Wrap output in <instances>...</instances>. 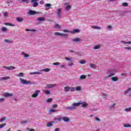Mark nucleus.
<instances>
[{"label":"nucleus","instance_id":"nucleus-44","mask_svg":"<svg viewBox=\"0 0 131 131\" xmlns=\"http://www.w3.org/2000/svg\"><path fill=\"white\" fill-rule=\"evenodd\" d=\"M7 125V123H3L2 124L0 125V128H3V127H4V126H6Z\"/></svg>","mask_w":131,"mask_h":131},{"label":"nucleus","instance_id":"nucleus-10","mask_svg":"<svg viewBox=\"0 0 131 131\" xmlns=\"http://www.w3.org/2000/svg\"><path fill=\"white\" fill-rule=\"evenodd\" d=\"M79 103H80V105H81V107H82V108H86V107H88V106H89V104L86 103L85 101L82 102L81 101H80Z\"/></svg>","mask_w":131,"mask_h":131},{"label":"nucleus","instance_id":"nucleus-40","mask_svg":"<svg viewBox=\"0 0 131 131\" xmlns=\"http://www.w3.org/2000/svg\"><path fill=\"white\" fill-rule=\"evenodd\" d=\"M58 110H54V109H51L49 111V113H53L54 112H57Z\"/></svg>","mask_w":131,"mask_h":131},{"label":"nucleus","instance_id":"nucleus-3","mask_svg":"<svg viewBox=\"0 0 131 131\" xmlns=\"http://www.w3.org/2000/svg\"><path fill=\"white\" fill-rule=\"evenodd\" d=\"M19 80L21 82V83H23V84H32V83L30 81H27L26 80L20 78Z\"/></svg>","mask_w":131,"mask_h":131},{"label":"nucleus","instance_id":"nucleus-17","mask_svg":"<svg viewBox=\"0 0 131 131\" xmlns=\"http://www.w3.org/2000/svg\"><path fill=\"white\" fill-rule=\"evenodd\" d=\"M101 48V45L98 44L97 45H95L93 47L94 50H99Z\"/></svg>","mask_w":131,"mask_h":131},{"label":"nucleus","instance_id":"nucleus-21","mask_svg":"<svg viewBox=\"0 0 131 131\" xmlns=\"http://www.w3.org/2000/svg\"><path fill=\"white\" fill-rule=\"evenodd\" d=\"M120 42H121L122 43H123L124 45H131V41H130L126 42L125 41L121 40Z\"/></svg>","mask_w":131,"mask_h":131},{"label":"nucleus","instance_id":"nucleus-31","mask_svg":"<svg viewBox=\"0 0 131 131\" xmlns=\"http://www.w3.org/2000/svg\"><path fill=\"white\" fill-rule=\"evenodd\" d=\"M30 74H32V75L42 74V73L40 72H34L31 73Z\"/></svg>","mask_w":131,"mask_h":131},{"label":"nucleus","instance_id":"nucleus-47","mask_svg":"<svg viewBox=\"0 0 131 131\" xmlns=\"http://www.w3.org/2000/svg\"><path fill=\"white\" fill-rule=\"evenodd\" d=\"M23 75H24V73H19L18 74V75H17V76H18V77H22V76H23Z\"/></svg>","mask_w":131,"mask_h":131},{"label":"nucleus","instance_id":"nucleus-32","mask_svg":"<svg viewBox=\"0 0 131 131\" xmlns=\"http://www.w3.org/2000/svg\"><path fill=\"white\" fill-rule=\"evenodd\" d=\"M91 27L93 28V29H99L100 30L102 29L101 27L98 26H92Z\"/></svg>","mask_w":131,"mask_h":131},{"label":"nucleus","instance_id":"nucleus-45","mask_svg":"<svg viewBox=\"0 0 131 131\" xmlns=\"http://www.w3.org/2000/svg\"><path fill=\"white\" fill-rule=\"evenodd\" d=\"M124 50H126L127 51H131V47H124Z\"/></svg>","mask_w":131,"mask_h":131},{"label":"nucleus","instance_id":"nucleus-59","mask_svg":"<svg viewBox=\"0 0 131 131\" xmlns=\"http://www.w3.org/2000/svg\"><path fill=\"white\" fill-rule=\"evenodd\" d=\"M53 65H60V63L59 62H54L53 63Z\"/></svg>","mask_w":131,"mask_h":131},{"label":"nucleus","instance_id":"nucleus-22","mask_svg":"<svg viewBox=\"0 0 131 131\" xmlns=\"http://www.w3.org/2000/svg\"><path fill=\"white\" fill-rule=\"evenodd\" d=\"M63 120H64L65 122H69V121H70V119L68 117H64L63 118Z\"/></svg>","mask_w":131,"mask_h":131},{"label":"nucleus","instance_id":"nucleus-11","mask_svg":"<svg viewBox=\"0 0 131 131\" xmlns=\"http://www.w3.org/2000/svg\"><path fill=\"white\" fill-rule=\"evenodd\" d=\"M3 68H4V69H6L7 70H13L15 69V67H13V66H10V67L4 66Z\"/></svg>","mask_w":131,"mask_h":131},{"label":"nucleus","instance_id":"nucleus-61","mask_svg":"<svg viewBox=\"0 0 131 131\" xmlns=\"http://www.w3.org/2000/svg\"><path fill=\"white\" fill-rule=\"evenodd\" d=\"M66 66L65 64H62V65H61V66H60V67H61V68H64V69H65V68H66Z\"/></svg>","mask_w":131,"mask_h":131},{"label":"nucleus","instance_id":"nucleus-63","mask_svg":"<svg viewBox=\"0 0 131 131\" xmlns=\"http://www.w3.org/2000/svg\"><path fill=\"white\" fill-rule=\"evenodd\" d=\"M54 131H60V128H56L55 129Z\"/></svg>","mask_w":131,"mask_h":131},{"label":"nucleus","instance_id":"nucleus-23","mask_svg":"<svg viewBox=\"0 0 131 131\" xmlns=\"http://www.w3.org/2000/svg\"><path fill=\"white\" fill-rule=\"evenodd\" d=\"M111 79L112 80V81H118V77H112L111 78Z\"/></svg>","mask_w":131,"mask_h":131},{"label":"nucleus","instance_id":"nucleus-35","mask_svg":"<svg viewBox=\"0 0 131 131\" xmlns=\"http://www.w3.org/2000/svg\"><path fill=\"white\" fill-rule=\"evenodd\" d=\"M16 20L18 21V22H22L24 19L21 17H17Z\"/></svg>","mask_w":131,"mask_h":131},{"label":"nucleus","instance_id":"nucleus-9","mask_svg":"<svg viewBox=\"0 0 131 131\" xmlns=\"http://www.w3.org/2000/svg\"><path fill=\"white\" fill-rule=\"evenodd\" d=\"M36 21H38V24H41V22H43V21H46V18L43 17H39L36 19Z\"/></svg>","mask_w":131,"mask_h":131},{"label":"nucleus","instance_id":"nucleus-27","mask_svg":"<svg viewBox=\"0 0 131 131\" xmlns=\"http://www.w3.org/2000/svg\"><path fill=\"white\" fill-rule=\"evenodd\" d=\"M54 28L57 29H60L61 25H60L59 24H56L55 26H54Z\"/></svg>","mask_w":131,"mask_h":131},{"label":"nucleus","instance_id":"nucleus-55","mask_svg":"<svg viewBox=\"0 0 131 131\" xmlns=\"http://www.w3.org/2000/svg\"><path fill=\"white\" fill-rule=\"evenodd\" d=\"M80 63L81 64H85V63H86V61L85 60H81L80 61Z\"/></svg>","mask_w":131,"mask_h":131},{"label":"nucleus","instance_id":"nucleus-53","mask_svg":"<svg viewBox=\"0 0 131 131\" xmlns=\"http://www.w3.org/2000/svg\"><path fill=\"white\" fill-rule=\"evenodd\" d=\"M52 101H53V99L49 98L48 99H47V103H50V102H52Z\"/></svg>","mask_w":131,"mask_h":131},{"label":"nucleus","instance_id":"nucleus-25","mask_svg":"<svg viewBox=\"0 0 131 131\" xmlns=\"http://www.w3.org/2000/svg\"><path fill=\"white\" fill-rule=\"evenodd\" d=\"M64 92L66 93H68V92H69V91H70V87H69V86H65L64 88Z\"/></svg>","mask_w":131,"mask_h":131},{"label":"nucleus","instance_id":"nucleus-49","mask_svg":"<svg viewBox=\"0 0 131 131\" xmlns=\"http://www.w3.org/2000/svg\"><path fill=\"white\" fill-rule=\"evenodd\" d=\"M123 7H127L128 6V4L127 3H122Z\"/></svg>","mask_w":131,"mask_h":131},{"label":"nucleus","instance_id":"nucleus-2","mask_svg":"<svg viewBox=\"0 0 131 131\" xmlns=\"http://www.w3.org/2000/svg\"><path fill=\"white\" fill-rule=\"evenodd\" d=\"M54 35H55V36H62L64 38H68V35L67 34L61 33L59 32H55Z\"/></svg>","mask_w":131,"mask_h":131},{"label":"nucleus","instance_id":"nucleus-7","mask_svg":"<svg viewBox=\"0 0 131 131\" xmlns=\"http://www.w3.org/2000/svg\"><path fill=\"white\" fill-rule=\"evenodd\" d=\"M38 0H31V3L32 4L33 8H36L38 6V3L37 2Z\"/></svg>","mask_w":131,"mask_h":131},{"label":"nucleus","instance_id":"nucleus-18","mask_svg":"<svg viewBox=\"0 0 131 131\" xmlns=\"http://www.w3.org/2000/svg\"><path fill=\"white\" fill-rule=\"evenodd\" d=\"M21 55H23V56H24L25 58H29V57H30V55L27 54L25 52H22L21 53Z\"/></svg>","mask_w":131,"mask_h":131},{"label":"nucleus","instance_id":"nucleus-28","mask_svg":"<svg viewBox=\"0 0 131 131\" xmlns=\"http://www.w3.org/2000/svg\"><path fill=\"white\" fill-rule=\"evenodd\" d=\"M5 25H6V26H12V27H14V26H15V25L9 23H6L5 24Z\"/></svg>","mask_w":131,"mask_h":131},{"label":"nucleus","instance_id":"nucleus-33","mask_svg":"<svg viewBox=\"0 0 131 131\" xmlns=\"http://www.w3.org/2000/svg\"><path fill=\"white\" fill-rule=\"evenodd\" d=\"M90 67L93 68V69H95V68L97 67V66H96V64L91 63L90 64Z\"/></svg>","mask_w":131,"mask_h":131},{"label":"nucleus","instance_id":"nucleus-30","mask_svg":"<svg viewBox=\"0 0 131 131\" xmlns=\"http://www.w3.org/2000/svg\"><path fill=\"white\" fill-rule=\"evenodd\" d=\"M80 78L81 80H83V79H85V78H86V75H82L80 76Z\"/></svg>","mask_w":131,"mask_h":131},{"label":"nucleus","instance_id":"nucleus-37","mask_svg":"<svg viewBox=\"0 0 131 131\" xmlns=\"http://www.w3.org/2000/svg\"><path fill=\"white\" fill-rule=\"evenodd\" d=\"M124 127H131V125L130 124H125L123 125Z\"/></svg>","mask_w":131,"mask_h":131},{"label":"nucleus","instance_id":"nucleus-51","mask_svg":"<svg viewBox=\"0 0 131 131\" xmlns=\"http://www.w3.org/2000/svg\"><path fill=\"white\" fill-rule=\"evenodd\" d=\"M95 120L96 121H98V122H101V120L100 119V118H99L98 117H96L95 118Z\"/></svg>","mask_w":131,"mask_h":131},{"label":"nucleus","instance_id":"nucleus-16","mask_svg":"<svg viewBox=\"0 0 131 131\" xmlns=\"http://www.w3.org/2000/svg\"><path fill=\"white\" fill-rule=\"evenodd\" d=\"M28 14L29 15H35V14H37V12L33 10H30Z\"/></svg>","mask_w":131,"mask_h":131},{"label":"nucleus","instance_id":"nucleus-42","mask_svg":"<svg viewBox=\"0 0 131 131\" xmlns=\"http://www.w3.org/2000/svg\"><path fill=\"white\" fill-rule=\"evenodd\" d=\"M44 93H45L46 95H50V94H51V92H50L49 90H45V91H44Z\"/></svg>","mask_w":131,"mask_h":131},{"label":"nucleus","instance_id":"nucleus-50","mask_svg":"<svg viewBox=\"0 0 131 131\" xmlns=\"http://www.w3.org/2000/svg\"><path fill=\"white\" fill-rule=\"evenodd\" d=\"M70 90L71 92H75L76 88L74 87H71Z\"/></svg>","mask_w":131,"mask_h":131},{"label":"nucleus","instance_id":"nucleus-38","mask_svg":"<svg viewBox=\"0 0 131 131\" xmlns=\"http://www.w3.org/2000/svg\"><path fill=\"white\" fill-rule=\"evenodd\" d=\"M76 90L78 92H79V91H81V86H78L76 88Z\"/></svg>","mask_w":131,"mask_h":131},{"label":"nucleus","instance_id":"nucleus-26","mask_svg":"<svg viewBox=\"0 0 131 131\" xmlns=\"http://www.w3.org/2000/svg\"><path fill=\"white\" fill-rule=\"evenodd\" d=\"M51 6H52V4L50 3H47L45 4V7H46L48 9H51L52 7H51Z\"/></svg>","mask_w":131,"mask_h":131},{"label":"nucleus","instance_id":"nucleus-29","mask_svg":"<svg viewBox=\"0 0 131 131\" xmlns=\"http://www.w3.org/2000/svg\"><path fill=\"white\" fill-rule=\"evenodd\" d=\"M2 32H7L8 31V29L6 27H3L2 28Z\"/></svg>","mask_w":131,"mask_h":131},{"label":"nucleus","instance_id":"nucleus-24","mask_svg":"<svg viewBox=\"0 0 131 131\" xmlns=\"http://www.w3.org/2000/svg\"><path fill=\"white\" fill-rule=\"evenodd\" d=\"M72 40L74 42H78L79 41H80V38H76L73 39Z\"/></svg>","mask_w":131,"mask_h":131},{"label":"nucleus","instance_id":"nucleus-6","mask_svg":"<svg viewBox=\"0 0 131 131\" xmlns=\"http://www.w3.org/2000/svg\"><path fill=\"white\" fill-rule=\"evenodd\" d=\"M39 93H40V90H36L35 93L32 95V98H37L38 95H39Z\"/></svg>","mask_w":131,"mask_h":131},{"label":"nucleus","instance_id":"nucleus-4","mask_svg":"<svg viewBox=\"0 0 131 131\" xmlns=\"http://www.w3.org/2000/svg\"><path fill=\"white\" fill-rule=\"evenodd\" d=\"M106 74H107V75L110 77H111V76H113L114 75H115V70H110L107 72Z\"/></svg>","mask_w":131,"mask_h":131},{"label":"nucleus","instance_id":"nucleus-43","mask_svg":"<svg viewBox=\"0 0 131 131\" xmlns=\"http://www.w3.org/2000/svg\"><path fill=\"white\" fill-rule=\"evenodd\" d=\"M69 53L76 54V52L74 51V50H71V49L69 50Z\"/></svg>","mask_w":131,"mask_h":131},{"label":"nucleus","instance_id":"nucleus-52","mask_svg":"<svg viewBox=\"0 0 131 131\" xmlns=\"http://www.w3.org/2000/svg\"><path fill=\"white\" fill-rule=\"evenodd\" d=\"M5 99L4 98H0V103H3V102H5Z\"/></svg>","mask_w":131,"mask_h":131},{"label":"nucleus","instance_id":"nucleus-15","mask_svg":"<svg viewBox=\"0 0 131 131\" xmlns=\"http://www.w3.org/2000/svg\"><path fill=\"white\" fill-rule=\"evenodd\" d=\"M53 123H55V122L52 121V122H49L47 123V127H51L53 126Z\"/></svg>","mask_w":131,"mask_h":131},{"label":"nucleus","instance_id":"nucleus-20","mask_svg":"<svg viewBox=\"0 0 131 131\" xmlns=\"http://www.w3.org/2000/svg\"><path fill=\"white\" fill-rule=\"evenodd\" d=\"M40 72H41V71H43L45 72H49V71H51V69L47 68L44 69L40 70Z\"/></svg>","mask_w":131,"mask_h":131},{"label":"nucleus","instance_id":"nucleus-58","mask_svg":"<svg viewBox=\"0 0 131 131\" xmlns=\"http://www.w3.org/2000/svg\"><path fill=\"white\" fill-rule=\"evenodd\" d=\"M63 32H65V33H68V32H70V31H69L68 30L64 29L63 30Z\"/></svg>","mask_w":131,"mask_h":131},{"label":"nucleus","instance_id":"nucleus-34","mask_svg":"<svg viewBox=\"0 0 131 131\" xmlns=\"http://www.w3.org/2000/svg\"><path fill=\"white\" fill-rule=\"evenodd\" d=\"M4 42H5L6 43H11V42H12V41L5 39H4Z\"/></svg>","mask_w":131,"mask_h":131},{"label":"nucleus","instance_id":"nucleus-48","mask_svg":"<svg viewBox=\"0 0 131 131\" xmlns=\"http://www.w3.org/2000/svg\"><path fill=\"white\" fill-rule=\"evenodd\" d=\"M115 106V103H113L111 106H109V109H112V108Z\"/></svg>","mask_w":131,"mask_h":131},{"label":"nucleus","instance_id":"nucleus-62","mask_svg":"<svg viewBox=\"0 0 131 131\" xmlns=\"http://www.w3.org/2000/svg\"><path fill=\"white\" fill-rule=\"evenodd\" d=\"M73 62H69V66H73Z\"/></svg>","mask_w":131,"mask_h":131},{"label":"nucleus","instance_id":"nucleus-46","mask_svg":"<svg viewBox=\"0 0 131 131\" xmlns=\"http://www.w3.org/2000/svg\"><path fill=\"white\" fill-rule=\"evenodd\" d=\"M131 111V107L126 108L124 110V111H126V112H129V111Z\"/></svg>","mask_w":131,"mask_h":131},{"label":"nucleus","instance_id":"nucleus-8","mask_svg":"<svg viewBox=\"0 0 131 131\" xmlns=\"http://www.w3.org/2000/svg\"><path fill=\"white\" fill-rule=\"evenodd\" d=\"M63 5L65 7L64 8H65L66 10H67V11H69V10H70V9H71V5H70V4L69 3H64Z\"/></svg>","mask_w":131,"mask_h":131},{"label":"nucleus","instance_id":"nucleus-39","mask_svg":"<svg viewBox=\"0 0 131 131\" xmlns=\"http://www.w3.org/2000/svg\"><path fill=\"white\" fill-rule=\"evenodd\" d=\"M26 31H32L33 32H35V31H36V30L27 29H26Z\"/></svg>","mask_w":131,"mask_h":131},{"label":"nucleus","instance_id":"nucleus-64","mask_svg":"<svg viewBox=\"0 0 131 131\" xmlns=\"http://www.w3.org/2000/svg\"><path fill=\"white\" fill-rule=\"evenodd\" d=\"M27 129H28V130H29V131H34V129L28 128Z\"/></svg>","mask_w":131,"mask_h":131},{"label":"nucleus","instance_id":"nucleus-57","mask_svg":"<svg viewBox=\"0 0 131 131\" xmlns=\"http://www.w3.org/2000/svg\"><path fill=\"white\" fill-rule=\"evenodd\" d=\"M109 77H110L109 76H108V75L106 76H104L103 77V79L105 80L106 79H107V78H109Z\"/></svg>","mask_w":131,"mask_h":131},{"label":"nucleus","instance_id":"nucleus-5","mask_svg":"<svg viewBox=\"0 0 131 131\" xmlns=\"http://www.w3.org/2000/svg\"><path fill=\"white\" fill-rule=\"evenodd\" d=\"M61 14H62V9L59 8L57 10V16L58 19H59V20L61 19Z\"/></svg>","mask_w":131,"mask_h":131},{"label":"nucleus","instance_id":"nucleus-56","mask_svg":"<svg viewBox=\"0 0 131 131\" xmlns=\"http://www.w3.org/2000/svg\"><path fill=\"white\" fill-rule=\"evenodd\" d=\"M7 118L6 117H3L1 120V122H3V121H5V120H6Z\"/></svg>","mask_w":131,"mask_h":131},{"label":"nucleus","instance_id":"nucleus-19","mask_svg":"<svg viewBox=\"0 0 131 131\" xmlns=\"http://www.w3.org/2000/svg\"><path fill=\"white\" fill-rule=\"evenodd\" d=\"M7 79H10V77H2L0 78V81H2V80H7Z\"/></svg>","mask_w":131,"mask_h":131},{"label":"nucleus","instance_id":"nucleus-41","mask_svg":"<svg viewBox=\"0 0 131 131\" xmlns=\"http://www.w3.org/2000/svg\"><path fill=\"white\" fill-rule=\"evenodd\" d=\"M130 91H131V87L128 88L127 91H124V94H128V93H129Z\"/></svg>","mask_w":131,"mask_h":131},{"label":"nucleus","instance_id":"nucleus-12","mask_svg":"<svg viewBox=\"0 0 131 131\" xmlns=\"http://www.w3.org/2000/svg\"><path fill=\"white\" fill-rule=\"evenodd\" d=\"M55 86H57V85L56 84H49L45 87V89H52V88H54Z\"/></svg>","mask_w":131,"mask_h":131},{"label":"nucleus","instance_id":"nucleus-13","mask_svg":"<svg viewBox=\"0 0 131 131\" xmlns=\"http://www.w3.org/2000/svg\"><path fill=\"white\" fill-rule=\"evenodd\" d=\"M3 96L7 98V97H13V93H5L3 94Z\"/></svg>","mask_w":131,"mask_h":131},{"label":"nucleus","instance_id":"nucleus-1","mask_svg":"<svg viewBox=\"0 0 131 131\" xmlns=\"http://www.w3.org/2000/svg\"><path fill=\"white\" fill-rule=\"evenodd\" d=\"M80 105L79 102L73 103L72 104L71 106L66 107V109L67 110H69L70 111H72V110H75L76 109V107H78Z\"/></svg>","mask_w":131,"mask_h":131},{"label":"nucleus","instance_id":"nucleus-54","mask_svg":"<svg viewBox=\"0 0 131 131\" xmlns=\"http://www.w3.org/2000/svg\"><path fill=\"white\" fill-rule=\"evenodd\" d=\"M122 76H127V73H123L121 74Z\"/></svg>","mask_w":131,"mask_h":131},{"label":"nucleus","instance_id":"nucleus-14","mask_svg":"<svg viewBox=\"0 0 131 131\" xmlns=\"http://www.w3.org/2000/svg\"><path fill=\"white\" fill-rule=\"evenodd\" d=\"M78 32H80V30L78 29H74L73 31H70V33L74 34V33H77Z\"/></svg>","mask_w":131,"mask_h":131},{"label":"nucleus","instance_id":"nucleus-60","mask_svg":"<svg viewBox=\"0 0 131 131\" xmlns=\"http://www.w3.org/2000/svg\"><path fill=\"white\" fill-rule=\"evenodd\" d=\"M57 120H58V121H62V120H63V118L60 117L59 119H57Z\"/></svg>","mask_w":131,"mask_h":131},{"label":"nucleus","instance_id":"nucleus-36","mask_svg":"<svg viewBox=\"0 0 131 131\" xmlns=\"http://www.w3.org/2000/svg\"><path fill=\"white\" fill-rule=\"evenodd\" d=\"M9 15V12H3V16H4L5 18H7Z\"/></svg>","mask_w":131,"mask_h":131}]
</instances>
